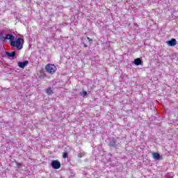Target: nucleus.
<instances>
[{
	"instance_id": "f257e3e1",
	"label": "nucleus",
	"mask_w": 178,
	"mask_h": 178,
	"mask_svg": "<svg viewBox=\"0 0 178 178\" xmlns=\"http://www.w3.org/2000/svg\"><path fill=\"white\" fill-rule=\"evenodd\" d=\"M11 47L17 48V49L20 50L23 48V44H24V39L22 38H18L17 40H11L9 42Z\"/></svg>"
},
{
	"instance_id": "f03ea898",
	"label": "nucleus",
	"mask_w": 178,
	"mask_h": 178,
	"mask_svg": "<svg viewBox=\"0 0 178 178\" xmlns=\"http://www.w3.org/2000/svg\"><path fill=\"white\" fill-rule=\"evenodd\" d=\"M45 70L47 73H49L50 74H54V73L56 72V66H55V65L54 64H48L47 65H46Z\"/></svg>"
},
{
	"instance_id": "7ed1b4c3",
	"label": "nucleus",
	"mask_w": 178,
	"mask_h": 178,
	"mask_svg": "<svg viewBox=\"0 0 178 178\" xmlns=\"http://www.w3.org/2000/svg\"><path fill=\"white\" fill-rule=\"evenodd\" d=\"M51 165L53 169H59V168H60V162H59L58 160H53Z\"/></svg>"
},
{
	"instance_id": "20e7f679",
	"label": "nucleus",
	"mask_w": 178,
	"mask_h": 178,
	"mask_svg": "<svg viewBox=\"0 0 178 178\" xmlns=\"http://www.w3.org/2000/svg\"><path fill=\"white\" fill-rule=\"evenodd\" d=\"M166 43L168 44V47H175L177 44L176 39L172 38L170 40L167 41Z\"/></svg>"
},
{
	"instance_id": "39448f33",
	"label": "nucleus",
	"mask_w": 178,
	"mask_h": 178,
	"mask_svg": "<svg viewBox=\"0 0 178 178\" xmlns=\"http://www.w3.org/2000/svg\"><path fill=\"white\" fill-rule=\"evenodd\" d=\"M29 65V61L28 60H25L24 62H19L18 63V66L19 67H20L21 69H24V67L26 66H27Z\"/></svg>"
},
{
	"instance_id": "423d86ee",
	"label": "nucleus",
	"mask_w": 178,
	"mask_h": 178,
	"mask_svg": "<svg viewBox=\"0 0 178 178\" xmlns=\"http://www.w3.org/2000/svg\"><path fill=\"white\" fill-rule=\"evenodd\" d=\"M4 40H5V42H6V40H10V41H13V40H15V36L10 34H6Z\"/></svg>"
},
{
	"instance_id": "0eeeda50",
	"label": "nucleus",
	"mask_w": 178,
	"mask_h": 178,
	"mask_svg": "<svg viewBox=\"0 0 178 178\" xmlns=\"http://www.w3.org/2000/svg\"><path fill=\"white\" fill-rule=\"evenodd\" d=\"M134 65H136V66H140V65H141V63H143V60H141V58H138L134 60Z\"/></svg>"
},
{
	"instance_id": "6e6552de",
	"label": "nucleus",
	"mask_w": 178,
	"mask_h": 178,
	"mask_svg": "<svg viewBox=\"0 0 178 178\" xmlns=\"http://www.w3.org/2000/svg\"><path fill=\"white\" fill-rule=\"evenodd\" d=\"M6 55H7V56H8V58H15V56H16V53L15 51L13 52H6Z\"/></svg>"
},
{
	"instance_id": "1a4fd4ad",
	"label": "nucleus",
	"mask_w": 178,
	"mask_h": 178,
	"mask_svg": "<svg viewBox=\"0 0 178 178\" xmlns=\"http://www.w3.org/2000/svg\"><path fill=\"white\" fill-rule=\"evenodd\" d=\"M46 92H47V94H48V95H52V94H54V90H52V88H48L46 90Z\"/></svg>"
},
{
	"instance_id": "9d476101",
	"label": "nucleus",
	"mask_w": 178,
	"mask_h": 178,
	"mask_svg": "<svg viewBox=\"0 0 178 178\" xmlns=\"http://www.w3.org/2000/svg\"><path fill=\"white\" fill-rule=\"evenodd\" d=\"M153 157L154 159H159L161 158V155L159 153H153Z\"/></svg>"
},
{
	"instance_id": "9b49d317",
	"label": "nucleus",
	"mask_w": 178,
	"mask_h": 178,
	"mask_svg": "<svg viewBox=\"0 0 178 178\" xmlns=\"http://www.w3.org/2000/svg\"><path fill=\"white\" fill-rule=\"evenodd\" d=\"M110 147H116V142L115 140H113L109 143Z\"/></svg>"
},
{
	"instance_id": "f8f14e48",
	"label": "nucleus",
	"mask_w": 178,
	"mask_h": 178,
	"mask_svg": "<svg viewBox=\"0 0 178 178\" xmlns=\"http://www.w3.org/2000/svg\"><path fill=\"white\" fill-rule=\"evenodd\" d=\"M5 36H3V33H0V40L2 41V42L5 43Z\"/></svg>"
},
{
	"instance_id": "ddd939ff",
	"label": "nucleus",
	"mask_w": 178,
	"mask_h": 178,
	"mask_svg": "<svg viewBox=\"0 0 178 178\" xmlns=\"http://www.w3.org/2000/svg\"><path fill=\"white\" fill-rule=\"evenodd\" d=\"M82 95H83V97H86V95H87V92L86 91H83L82 92Z\"/></svg>"
},
{
	"instance_id": "4468645a",
	"label": "nucleus",
	"mask_w": 178,
	"mask_h": 178,
	"mask_svg": "<svg viewBox=\"0 0 178 178\" xmlns=\"http://www.w3.org/2000/svg\"><path fill=\"white\" fill-rule=\"evenodd\" d=\"M63 158H67V153H64L63 155Z\"/></svg>"
},
{
	"instance_id": "2eb2a0df",
	"label": "nucleus",
	"mask_w": 178,
	"mask_h": 178,
	"mask_svg": "<svg viewBox=\"0 0 178 178\" xmlns=\"http://www.w3.org/2000/svg\"><path fill=\"white\" fill-rule=\"evenodd\" d=\"M87 40H88L89 42L92 41V40L91 38H88V37H87Z\"/></svg>"
}]
</instances>
